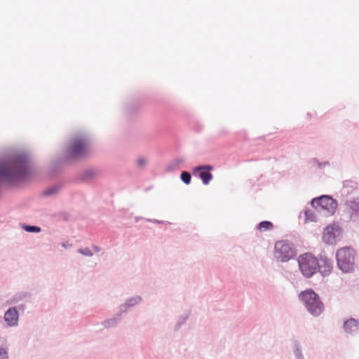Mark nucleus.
I'll use <instances>...</instances> for the list:
<instances>
[{"mask_svg": "<svg viewBox=\"0 0 359 359\" xmlns=\"http://www.w3.org/2000/svg\"><path fill=\"white\" fill-rule=\"evenodd\" d=\"M317 268L323 276H329L333 269L332 262L326 257L320 256L318 259Z\"/></svg>", "mask_w": 359, "mask_h": 359, "instance_id": "1a4fd4ad", "label": "nucleus"}, {"mask_svg": "<svg viewBox=\"0 0 359 359\" xmlns=\"http://www.w3.org/2000/svg\"><path fill=\"white\" fill-rule=\"evenodd\" d=\"M296 255V250L292 243L285 241L276 243L273 256L278 261L285 262L292 259Z\"/></svg>", "mask_w": 359, "mask_h": 359, "instance_id": "20e7f679", "label": "nucleus"}, {"mask_svg": "<svg viewBox=\"0 0 359 359\" xmlns=\"http://www.w3.org/2000/svg\"><path fill=\"white\" fill-rule=\"evenodd\" d=\"M0 359H8L7 353L3 348H0Z\"/></svg>", "mask_w": 359, "mask_h": 359, "instance_id": "6ab92c4d", "label": "nucleus"}, {"mask_svg": "<svg viewBox=\"0 0 359 359\" xmlns=\"http://www.w3.org/2000/svg\"><path fill=\"white\" fill-rule=\"evenodd\" d=\"M191 175L186 171H183L181 173V180L187 184H189L191 182Z\"/></svg>", "mask_w": 359, "mask_h": 359, "instance_id": "dca6fc26", "label": "nucleus"}, {"mask_svg": "<svg viewBox=\"0 0 359 359\" xmlns=\"http://www.w3.org/2000/svg\"><path fill=\"white\" fill-rule=\"evenodd\" d=\"M4 319L8 325H15L18 320V312L16 309H9L5 313Z\"/></svg>", "mask_w": 359, "mask_h": 359, "instance_id": "9b49d317", "label": "nucleus"}, {"mask_svg": "<svg viewBox=\"0 0 359 359\" xmlns=\"http://www.w3.org/2000/svg\"><path fill=\"white\" fill-rule=\"evenodd\" d=\"M273 227V224L268 221L262 222L258 225V229L262 231L271 230Z\"/></svg>", "mask_w": 359, "mask_h": 359, "instance_id": "ddd939ff", "label": "nucleus"}, {"mask_svg": "<svg viewBox=\"0 0 359 359\" xmlns=\"http://www.w3.org/2000/svg\"><path fill=\"white\" fill-rule=\"evenodd\" d=\"M27 163L25 160L0 164V178L13 180L20 178L25 172Z\"/></svg>", "mask_w": 359, "mask_h": 359, "instance_id": "f257e3e1", "label": "nucleus"}, {"mask_svg": "<svg viewBox=\"0 0 359 359\" xmlns=\"http://www.w3.org/2000/svg\"><path fill=\"white\" fill-rule=\"evenodd\" d=\"M336 258L339 268L344 272H349L354 268V252L350 248L337 250Z\"/></svg>", "mask_w": 359, "mask_h": 359, "instance_id": "7ed1b4c3", "label": "nucleus"}, {"mask_svg": "<svg viewBox=\"0 0 359 359\" xmlns=\"http://www.w3.org/2000/svg\"><path fill=\"white\" fill-rule=\"evenodd\" d=\"M88 147L86 142L83 139H76L72 142L70 148V155L72 157H81L87 154Z\"/></svg>", "mask_w": 359, "mask_h": 359, "instance_id": "0eeeda50", "label": "nucleus"}, {"mask_svg": "<svg viewBox=\"0 0 359 359\" xmlns=\"http://www.w3.org/2000/svg\"><path fill=\"white\" fill-rule=\"evenodd\" d=\"M311 205L318 212L325 211L327 214L332 215L337 204L336 201L328 196H322L311 201Z\"/></svg>", "mask_w": 359, "mask_h": 359, "instance_id": "423d86ee", "label": "nucleus"}, {"mask_svg": "<svg viewBox=\"0 0 359 359\" xmlns=\"http://www.w3.org/2000/svg\"><path fill=\"white\" fill-rule=\"evenodd\" d=\"M340 233V229L338 226L330 224L324 229L323 239L327 244H333Z\"/></svg>", "mask_w": 359, "mask_h": 359, "instance_id": "6e6552de", "label": "nucleus"}, {"mask_svg": "<svg viewBox=\"0 0 359 359\" xmlns=\"http://www.w3.org/2000/svg\"><path fill=\"white\" fill-rule=\"evenodd\" d=\"M299 269L304 276L311 277L316 271L318 259L311 254L306 253L299 256L298 259Z\"/></svg>", "mask_w": 359, "mask_h": 359, "instance_id": "39448f33", "label": "nucleus"}, {"mask_svg": "<svg viewBox=\"0 0 359 359\" xmlns=\"http://www.w3.org/2000/svg\"><path fill=\"white\" fill-rule=\"evenodd\" d=\"M299 298L304 302L309 312L313 316H318L323 311V304L318 295L312 290L302 292Z\"/></svg>", "mask_w": 359, "mask_h": 359, "instance_id": "f03ea898", "label": "nucleus"}, {"mask_svg": "<svg viewBox=\"0 0 359 359\" xmlns=\"http://www.w3.org/2000/svg\"><path fill=\"white\" fill-rule=\"evenodd\" d=\"M79 252H80L81 254L83 255H86V256H92L93 255V253L91 252V251L90 250V249L86 248H83V249H79Z\"/></svg>", "mask_w": 359, "mask_h": 359, "instance_id": "a211bd4d", "label": "nucleus"}, {"mask_svg": "<svg viewBox=\"0 0 359 359\" xmlns=\"http://www.w3.org/2000/svg\"><path fill=\"white\" fill-rule=\"evenodd\" d=\"M138 163L140 165H143L145 163V161L143 159H139Z\"/></svg>", "mask_w": 359, "mask_h": 359, "instance_id": "aec40b11", "label": "nucleus"}, {"mask_svg": "<svg viewBox=\"0 0 359 359\" xmlns=\"http://www.w3.org/2000/svg\"><path fill=\"white\" fill-rule=\"evenodd\" d=\"M348 206L355 212L359 213V198L355 201H351L348 203Z\"/></svg>", "mask_w": 359, "mask_h": 359, "instance_id": "2eb2a0df", "label": "nucleus"}, {"mask_svg": "<svg viewBox=\"0 0 359 359\" xmlns=\"http://www.w3.org/2000/svg\"><path fill=\"white\" fill-rule=\"evenodd\" d=\"M24 229L27 232H40L41 229L36 226H25Z\"/></svg>", "mask_w": 359, "mask_h": 359, "instance_id": "f3484780", "label": "nucleus"}, {"mask_svg": "<svg viewBox=\"0 0 359 359\" xmlns=\"http://www.w3.org/2000/svg\"><path fill=\"white\" fill-rule=\"evenodd\" d=\"M344 329L347 332H353L358 330L357 321L353 318L346 321L344 323Z\"/></svg>", "mask_w": 359, "mask_h": 359, "instance_id": "f8f14e48", "label": "nucleus"}, {"mask_svg": "<svg viewBox=\"0 0 359 359\" xmlns=\"http://www.w3.org/2000/svg\"><path fill=\"white\" fill-rule=\"evenodd\" d=\"M305 222H314L316 219V214L311 210H307L304 212Z\"/></svg>", "mask_w": 359, "mask_h": 359, "instance_id": "4468645a", "label": "nucleus"}, {"mask_svg": "<svg viewBox=\"0 0 359 359\" xmlns=\"http://www.w3.org/2000/svg\"><path fill=\"white\" fill-rule=\"evenodd\" d=\"M212 170L211 165H202L196 167L194 169V173H198V176L202 180L204 184H208L212 180V175L210 172Z\"/></svg>", "mask_w": 359, "mask_h": 359, "instance_id": "9d476101", "label": "nucleus"}]
</instances>
